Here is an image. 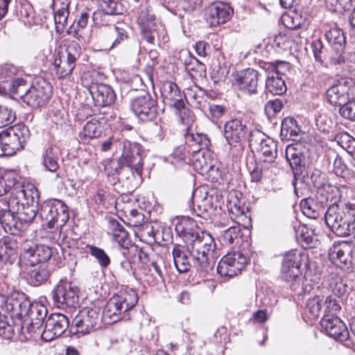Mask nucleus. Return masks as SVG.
<instances>
[{
    "label": "nucleus",
    "mask_w": 355,
    "mask_h": 355,
    "mask_svg": "<svg viewBox=\"0 0 355 355\" xmlns=\"http://www.w3.org/2000/svg\"><path fill=\"white\" fill-rule=\"evenodd\" d=\"M40 193L33 184L15 187L8 200V209H0V224L4 231L17 235L38 214Z\"/></svg>",
    "instance_id": "nucleus-1"
},
{
    "label": "nucleus",
    "mask_w": 355,
    "mask_h": 355,
    "mask_svg": "<svg viewBox=\"0 0 355 355\" xmlns=\"http://www.w3.org/2000/svg\"><path fill=\"white\" fill-rule=\"evenodd\" d=\"M249 146L259 153L258 163L248 164L252 181L258 182L263 175L275 174L277 168V145L272 139L259 130L251 131L248 138Z\"/></svg>",
    "instance_id": "nucleus-2"
},
{
    "label": "nucleus",
    "mask_w": 355,
    "mask_h": 355,
    "mask_svg": "<svg viewBox=\"0 0 355 355\" xmlns=\"http://www.w3.org/2000/svg\"><path fill=\"white\" fill-rule=\"evenodd\" d=\"M123 152L118 160V167L115 171L118 179L128 189L137 188L142 182L143 159L141 146L137 143H132L123 140Z\"/></svg>",
    "instance_id": "nucleus-3"
},
{
    "label": "nucleus",
    "mask_w": 355,
    "mask_h": 355,
    "mask_svg": "<svg viewBox=\"0 0 355 355\" xmlns=\"http://www.w3.org/2000/svg\"><path fill=\"white\" fill-rule=\"evenodd\" d=\"M327 226L337 236H347L355 232V205L333 204L324 214Z\"/></svg>",
    "instance_id": "nucleus-4"
},
{
    "label": "nucleus",
    "mask_w": 355,
    "mask_h": 355,
    "mask_svg": "<svg viewBox=\"0 0 355 355\" xmlns=\"http://www.w3.org/2000/svg\"><path fill=\"white\" fill-rule=\"evenodd\" d=\"M196 239L188 244L193 262V268L200 275H205L211 268L209 256L216 249V243L212 236L206 231L198 232Z\"/></svg>",
    "instance_id": "nucleus-5"
},
{
    "label": "nucleus",
    "mask_w": 355,
    "mask_h": 355,
    "mask_svg": "<svg viewBox=\"0 0 355 355\" xmlns=\"http://www.w3.org/2000/svg\"><path fill=\"white\" fill-rule=\"evenodd\" d=\"M137 302V293L133 289L113 296L107 301L103 311H101L102 321L110 324L125 319V313L134 307Z\"/></svg>",
    "instance_id": "nucleus-6"
},
{
    "label": "nucleus",
    "mask_w": 355,
    "mask_h": 355,
    "mask_svg": "<svg viewBox=\"0 0 355 355\" xmlns=\"http://www.w3.org/2000/svg\"><path fill=\"white\" fill-rule=\"evenodd\" d=\"M185 137L189 147L182 145L175 148L171 155V163L174 165L187 163V156L191 153L196 157V161L202 167L203 164L200 160V156L204 159L205 154L209 153V139L206 135L202 133H189Z\"/></svg>",
    "instance_id": "nucleus-7"
},
{
    "label": "nucleus",
    "mask_w": 355,
    "mask_h": 355,
    "mask_svg": "<svg viewBox=\"0 0 355 355\" xmlns=\"http://www.w3.org/2000/svg\"><path fill=\"white\" fill-rule=\"evenodd\" d=\"M30 136L27 126L18 123L10 126L0 133V157L11 156L24 148Z\"/></svg>",
    "instance_id": "nucleus-8"
},
{
    "label": "nucleus",
    "mask_w": 355,
    "mask_h": 355,
    "mask_svg": "<svg viewBox=\"0 0 355 355\" xmlns=\"http://www.w3.org/2000/svg\"><path fill=\"white\" fill-rule=\"evenodd\" d=\"M38 216L43 225L51 229L62 227L69 218L68 207L57 199L44 201L38 209Z\"/></svg>",
    "instance_id": "nucleus-9"
},
{
    "label": "nucleus",
    "mask_w": 355,
    "mask_h": 355,
    "mask_svg": "<svg viewBox=\"0 0 355 355\" xmlns=\"http://www.w3.org/2000/svg\"><path fill=\"white\" fill-rule=\"evenodd\" d=\"M81 53L82 48L78 42L70 41L64 44V50L58 52L53 62L54 70L58 78H64L71 74Z\"/></svg>",
    "instance_id": "nucleus-10"
},
{
    "label": "nucleus",
    "mask_w": 355,
    "mask_h": 355,
    "mask_svg": "<svg viewBox=\"0 0 355 355\" xmlns=\"http://www.w3.org/2000/svg\"><path fill=\"white\" fill-rule=\"evenodd\" d=\"M101 322V307L96 305L85 307L73 318L70 332L85 335L98 329Z\"/></svg>",
    "instance_id": "nucleus-11"
},
{
    "label": "nucleus",
    "mask_w": 355,
    "mask_h": 355,
    "mask_svg": "<svg viewBox=\"0 0 355 355\" xmlns=\"http://www.w3.org/2000/svg\"><path fill=\"white\" fill-rule=\"evenodd\" d=\"M56 249L44 244H24L20 253L19 261L21 264L34 266L45 263L51 259L56 261Z\"/></svg>",
    "instance_id": "nucleus-12"
},
{
    "label": "nucleus",
    "mask_w": 355,
    "mask_h": 355,
    "mask_svg": "<svg viewBox=\"0 0 355 355\" xmlns=\"http://www.w3.org/2000/svg\"><path fill=\"white\" fill-rule=\"evenodd\" d=\"M330 261L340 268H349L355 262V245L352 241H335L329 249Z\"/></svg>",
    "instance_id": "nucleus-13"
},
{
    "label": "nucleus",
    "mask_w": 355,
    "mask_h": 355,
    "mask_svg": "<svg viewBox=\"0 0 355 355\" xmlns=\"http://www.w3.org/2000/svg\"><path fill=\"white\" fill-rule=\"evenodd\" d=\"M245 123L240 119L227 121L224 125V137L230 149L240 151L249 133Z\"/></svg>",
    "instance_id": "nucleus-14"
},
{
    "label": "nucleus",
    "mask_w": 355,
    "mask_h": 355,
    "mask_svg": "<svg viewBox=\"0 0 355 355\" xmlns=\"http://www.w3.org/2000/svg\"><path fill=\"white\" fill-rule=\"evenodd\" d=\"M52 86L44 79L37 80L21 96L24 103L31 107L37 108L45 105L51 96Z\"/></svg>",
    "instance_id": "nucleus-15"
},
{
    "label": "nucleus",
    "mask_w": 355,
    "mask_h": 355,
    "mask_svg": "<svg viewBox=\"0 0 355 355\" xmlns=\"http://www.w3.org/2000/svg\"><path fill=\"white\" fill-rule=\"evenodd\" d=\"M288 63L286 62H266L263 69L268 71L266 81L267 90L273 95H282L286 91L285 81L279 75L283 74V69L288 68Z\"/></svg>",
    "instance_id": "nucleus-16"
},
{
    "label": "nucleus",
    "mask_w": 355,
    "mask_h": 355,
    "mask_svg": "<svg viewBox=\"0 0 355 355\" xmlns=\"http://www.w3.org/2000/svg\"><path fill=\"white\" fill-rule=\"evenodd\" d=\"M78 288L71 282L60 280L52 291L54 304L58 308L75 306L78 304Z\"/></svg>",
    "instance_id": "nucleus-17"
},
{
    "label": "nucleus",
    "mask_w": 355,
    "mask_h": 355,
    "mask_svg": "<svg viewBox=\"0 0 355 355\" xmlns=\"http://www.w3.org/2000/svg\"><path fill=\"white\" fill-rule=\"evenodd\" d=\"M131 110L144 122L153 121L158 115L157 101L148 93L135 98L131 102Z\"/></svg>",
    "instance_id": "nucleus-18"
},
{
    "label": "nucleus",
    "mask_w": 355,
    "mask_h": 355,
    "mask_svg": "<svg viewBox=\"0 0 355 355\" xmlns=\"http://www.w3.org/2000/svg\"><path fill=\"white\" fill-rule=\"evenodd\" d=\"M248 257L241 252L227 253L219 261L217 272L221 277H233L245 268Z\"/></svg>",
    "instance_id": "nucleus-19"
},
{
    "label": "nucleus",
    "mask_w": 355,
    "mask_h": 355,
    "mask_svg": "<svg viewBox=\"0 0 355 355\" xmlns=\"http://www.w3.org/2000/svg\"><path fill=\"white\" fill-rule=\"evenodd\" d=\"M325 38L331 47L330 56L331 64L337 65L344 63L347 59L345 48V37L342 29L338 27L330 28L325 33Z\"/></svg>",
    "instance_id": "nucleus-20"
},
{
    "label": "nucleus",
    "mask_w": 355,
    "mask_h": 355,
    "mask_svg": "<svg viewBox=\"0 0 355 355\" xmlns=\"http://www.w3.org/2000/svg\"><path fill=\"white\" fill-rule=\"evenodd\" d=\"M233 13V9L229 4L214 2L205 8V18L210 26L216 27L229 21Z\"/></svg>",
    "instance_id": "nucleus-21"
},
{
    "label": "nucleus",
    "mask_w": 355,
    "mask_h": 355,
    "mask_svg": "<svg viewBox=\"0 0 355 355\" xmlns=\"http://www.w3.org/2000/svg\"><path fill=\"white\" fill-rule=\"evenodd\" d=\"M144 40L150 44H155L158 35L157 24L155 14L148 8H141L138 12L137 19Z\"/></svg>",
    "instance_id": "nucleus-22"
},
{
    "label": "nucleus",
    "mask_w": 355,
    "mask_h": 355,
    "mask_svg": "<svg viewBox=\"0 0 355 355\" xmlns=\"http://www.w3.org/2000/svg\"><path fill=\"white\" fill-rule=\"evenodd\" d=\"M69 320L64 314H51L45 322L42 333V338L45 341H51L62 335L69 328Z\"/></svg>",
    "instance_id": "nucleus-23"
},
{
    "label": "nucleus",
    "mask_w": 355,
    "mask_h": 355,
    "mask_svg": "<svg viewBox=\"0 0 355 355\" xmlns=\"http://www.w3.org/2000/svg\"><path fill=\"white\" fill-rule=\"evenodd\" d=\"M259 74L257 71L248 68L239 73L233 81L234 88L243 94L252 95L257 92Z\"/></svg>",
    "instance_id": "nucleus-24"
},
{
    "label": "nucleus",
    "mask_w": 355,
    "mask_h": 355,
    "mask_svg": "<svg viewBox=\"0 0 355 355\" xmlns=\"http://www.w3.org/2000/svg\"><path fill=\"white\" fill-rule=\"evenodd\" d=\"M128 26L118 24L106 28L101 36V42L104 50H111L128 39Z\"/></svg>",
    "instance_id": "nucleus-25"
},
{
    "label": "nucleus",
    "mask_w": 355,
    "mask_h": 355,
    "mask_svg": "<svg viewBox=\"0 0 355 355\" xmlns=\"http://www.w3.org/2000/svg\"><path fill=\"white\" fill-rule=\"evenodd\" d=\"M320 325L326 334L331 338L343 342L349 336V331L343 322L335 315H324Z\"/></svg>",
    "instance_id": "nucleus-26"
},
{
    "label": "nucleus",
    "mask_w": 355,
    "mask_h": 355,
    "mask_svg": "<svg viewBox=\"0 0 355 355\" xmlns=\"http://www.w3.org/2000/svg\"><path fill=\"white\" fill-rule=\"evenodd\" d=\"M300 253L297 250L286 252L282 259V279L286 282L296 280L300 274Z\"/></svg>",
    "instance_id": "nucleus-27"
},
{
    "label": "nucleus",
    "mask_w": 355,
    "mask_h": 355,
    "mask_svg": "<svg viewBox=\"0 0 355 355\" xmlns=\"http://www.w3.org/2000/svg\"><path fill=\"white\" fill-rule=\"evenodd\" d=\"M352 81L340 79L335 82L327 90V98L329 102L336 106H341L349 98Z\"/></svg>",
    "instance_id": "nucleus-28"
},
{
    "label": "nucleus",
    "mask_w": 355,
    "mask_h": 355,
    "mask_svg": "<svg viewBox=\"0 0 355 355\" xmlns=\"http://www.w3.org/2000/svg\"><path fill=\"white\" fill-rule=\"evenodd\" d=\"M161 92L166 104L176 109L180 115H181L182 110L185 112L184 96L175 83L173 82L165 83Z\"/></svg>",
    "instance_id": "nucleus-29"
},
{
    "label": "nucleus",
    "mask_w": 355,
    "mask_h": 355,
    "mask_svg": "<svg viewBox=\"0 0 355 355\" xmlns=\"http://www.w3.org/2000/svg\"><path fill=\"white\" fill-rule=\"evenodd\" d=\"M89 93L95 105L98 107L111 105L116 99V94L112 88L103 83L92 84L89 87Z\"/></svg>",
    "instance_id": "nucleus-30"
},
{
    "label": "nucleus",
    "mask_w": 355,
    "mask_h": 355,
    "mask_svg": "<svg viewBox=\"0 0 355 355\" xmlns=\"http://www.w3.org/2000/svg\"><path fill=\"white\" fill-rule=\"evenodd\" d=\"M172 254L174 264L179 272H187L191 267H193V262L188 245L184 246L175 244L173 247Z\"/></svg>",
    "instance_id": "nucleus-31"
},
{
    "label": "nucleus",
    "mask_w": 355,
    "mask_h": 355,
    "mask_svg": "<svg viewBox=\"0 0 355 355\" xmlns=\"http://www.w3.org/2000/svg\"><path fill=\"white\" fill-rule=\"evenodd\" d=\"M177 234L188 244L196 239L198 232H202L196 223L189 217H183L175 225Z\"/></svg>",
    "instance_id": "nucleus-32"
},
{
    "label": "nucleus",
    "mask_w": 355,
    "mask_h": 355,
    "mask_svg": "<svg viewBox=\"0 0 355 355\" xmlns=\"http://www.w3.org/2000/svg\"><path fill=\"white\" fill-rule=\"evenodd\" d=\"M242 193L232 190L230 191L227 197V208L230 215L238 220H243L247 218L245 210L246 207L244 202L240 198Z\"/></svg>",
    "instance_id": "nucleus-33"
},
{
    "label": "nucleus",
    "mask_w": 355,
    "mask_h": 355,
    "mask_svg": "<svg viewBox=\"0 0 355 355\" xmlns=\"http://www.w3.org/2000/svg\"><path fill=\"white\" fill-rule=\"evenodd\" d=\"M17 242L13 237L0 239V265L12 264L17 258Z\"/></svg>",
    "instance_id": "nucleus-34"
},
{
    "label": "nucleus",
    "mask_w": 355,
    "mask_h": 355,
    "mask_svg": "<svg viewBox=\"0 0 355 355\" xmlns=\"http://www.w3.org/2000/svg\"><path fill=\"white\" fill-rule=\"evenodd\" d=\"M28 313L31 320L28 329L31 332H35L42 328L48 310L44 304L35 302L30 304Z\"/></svg>",
    "instance_id": "nucleus-35"
},
{
    "label": "nucleus",
    "mask_w": 355,
    "mask_h": 355,
    "mask_svg": "<svg viewBox=\"0 0 355 355\" xmlns=\"http://www.w3.org/2000/svg\"><path fill=\"white\" fill-rule=\"evenodd\" d=\"M296 238L304 248H313L319 244L315 230L306 225H300L295 229Z\"/></svg>",
    "instance_id": "nucleus-36"
},
{
    "label": "nucleus",
    "mask_w": 355,
    "mask_h": 355,
    "mask_svg": "<svg viewBox=\"0 0 355 355\" xmlns=\"http://www.w3.org/2000/svg\"><path fill=\"white\" fill-rule=\"evenodd\" d=\"M300 132V128L293 117H286L282 121L280 131L282 140L299 141Z\"/></svg>",
    "instance_id": "nucleus-37"
},
{
    "label": "nucleus",
    "mask_w": 355,
    "mask_h": 355,
    "mask_svg": "<svg viewBox=\"0 0 355 355\" xmlns=\"http://www.w3.org/2000/svg\"><path fill=\"white\" fill-rule=\"evenodd\" d=\"M243 220H238L225 230H221V233L218 235L219 241L223 245H229L239 243L241 236L240 223Z\"/></svg>",
    "instance_id": "nucleus-38"
},
{
    "label": "nucleus",
    "mask_w": 355,
    "mask_h": 355,
    "mask_svg": "<svg viewBox=\"0 0 355 355\" xmlns=\"http://www.w3.org/2000/svg\"><path fill=\"white\" fill-rule=\"evenodd\" d=\"M107 232L119 245L121 243H128V233L116 219L110 218L107 220Z\"/></svg>",
    "instance_id": "nucleus-39"
},
{
    "label": "nucleus",
    "mask_w": 355,
    "mask_h": 355,
    "mask_svg": "<svg viewBox=\"0 0 355 355\" xmlns=\"http://www.w3.org/2000/svg\"><path fill=\"white\" fill-rule=\"evenodd\" d=\"M121 248V254L125 259L136 265L142 261L146 254L137 245L131 243L128 239V243H121L119 245Z\"/></svg>",
    "instance_id": "nucleus-40"
},
{
    "label": "nucleus",
    "mask_w": 355,
    "mask_h": 355,
    "mask_svg": "<svg viewBox=\"0 0 355 355\" xmlns=\"http://www.w3.org/2000/svg\"><path fill=\"white\" fill-rule=\"evenodd\" d=\"M325 157H327L329 163L333 161L332 171L337 176L345 178L349 174L347 165L336 151L329 149L326 151Z\"/></svg>",
    "instance_id": "nucleus-41"
},
{
    "label": "nucleus",
    "mask_w": 355,
    "mask_h": 355,
    "mask_svg": "<svg viewBox=\"0 0 355 355\" xmlns=\"http://www.w3.org/2000/svg\"><path fill=\"white\" fill-rule=\"evenodd\" d=\"M59 149L57 147L49 146L43 155V165L45 168L52 173L56 172L59 168Z\"/></svg>",
    "instance_id": "nucleus-42"
},
{
    "label": "nucleus",
    "mask_w": 355,
    "mask_h": 355,
    "mask_svg": "<svg viewBox=\"0 0 355 355\" xmlns=\"http://www.w3.org/2000/svg\"><path fill=\"white\" fill-rule=\"evenodd\" d=\"M327 289L338 297L347 295L350 291L347 283L337 275H334L328 279Z\"/></svg>",
    "instance_id": "nucleus-43"
},
{
    "label": "nucleus",
    "mask_w": 355,
    "mask_h": 355,
    "mask_svg": "<svg viewBox=\"0 0 355 355\" xmlns=\"http://www.w3.org/2000/svg\"><path fill=\"white\" fill-rule=\"evenodd\" d=\"M50 276L46 266H40L28 272L27 281L33 286H38L45 283Z\"/></svg>",
    "instance_id": "nucleus-44"
},
{
    "label": "nucleus",
    "mask_w": 355,
    "mask_h": 355,
    "mask_svg": "<svg viewBox=\"0 0 355 355\" xmlns=\"http://www.w3.org/2000/svg\"><path fill=\"white\" fill-rule=\"evenodd\" d=\"M101 135L99 123L96 121H87L79 133L80 139L87 142L89 139L98 137Z\"/></svg>",
    "instance_id": "nucleus-45"
},
{
    "label": "nucleus",
    "mask_w": 355,
    "mask_h": 355,
    "mask_svg": "<svg viewBox=\"0 0 355 355\" xmlns=\"http://www.w3.org/2000/svg\"><path fill=\"white\" fill-rule=\"evenodd\" d=\"M199 198L200 201H198L196 208L193 201H191L189 207L196 216L203 217V214H207L212 208L211 196H209L207 192H205Z\"/></svg>",
    "instance_id": "nucleus-46"
},
{
    "label": "nucleus",
    "mask_w": 355,
    "mask_h": 355,
    "mask_svg": "<svg viewBox=\"0 0 355 355\" xmlns=\"http://www.w3.org/2000/svg\"><path fill=\"white\" fill-rule=\"evenodd\" d=\"M68 3H62L61 7L55 10L54 20L55 24V31L58 33L64 32L69 17Z\"/></svg>",
    "instance_id": "nucleus-47"
},
{
    "label": "nucleus",
    "mask_w": 355,
    "mask_h": 355,
    "mask_svg": "<svg viewBox=\"0 0 355 355\" xmlns=\"http://www.w3.org/2000/svg\"><path fill=\"white\" fill-rule=\"evenodd\" d=\"M89 254L96 259L98 263L102 268H106L110 264V258L105 251L93 245H87Z\"/></svg>",
    "instance_id": "nucleus-48"
},
{
    "label": "nucleus",
    "mask_w": 355,
    "mask_h": 355,
    "mask_svg": "<svg viewBox=\"0 0 355 355\" xmlns=\"http://www.w3.org/2000/svg\"><path fill=\"white\" fill-rule=\"evenodd\" d=\"M229 73V67L224 62V59H218L211 65V75L214 81H222L225 79Z\"/></svg>",
    "instance_id": "nucleus-49"
},
{
    "label": "nucleus",
    "mask_w": 355,
    "mask_h": 355,
    "mask_svg": "<svg viewBox=\"0 0 355 355\" xmlns=\"http://www.w3.org/2000/svg\"><path fill=\"white\" fill-rule=\"evenodd\" d=\"M300 207L302 213L309 218L316 219L320 216L319 210L313 199L302 200Z\"/></svg>",
    "instance_id": "nucleus-50"
},
{
    "label": "nucleus",
    "mask_w": 355,
    "mask_h": 355,
    "mask_svg": "<svg viewBox=\"0 0 355 355\" xmlns=\"http://www.w3.org/2000/svg\"><path fill=\"white\" fill-rule=\"evenodd\" d=\"M326 7L332 12H343L352 7V0H324Z\"/></svg>",
    "instance_id": "nucleus-51"
},
{
    "label": "nucleus",
    "mask_w": 355,
    "mask_h": 355,
    "mask_svg": "<svg viewBox=\"0 0 355 355\" xmlns=\"http://www.w3.org/2000/svg\"><path fill=\"white\" fill-rule=\"evenodd\" d=\"M306 306L312 317L317 318L323 309L322 299L319 295H315L307 300Z\"/></svg>",
    "instance_id": "nucleus-52"
},
{
    "label": "nucleus",
    "mask_w": 355,
    "mask_h": 355,
    "mask_svg": "<svg viewBox=\"0 0 355 355\" xmlns=\"http://www.w3.org/2000/svg\"><path fill=\"white\" fill-rule=\"evenodd\" d=\"M322 308L324 315H334L340 309V306L335 297L329 295L322 303Z\"/></svg>",
    "instance_id": "nucleus-53"
},
{
    "label": "nucleus",
    "mask_w": 355,
    "mask_h": 355,
    "mask_svg": "<svg viewBox=\"0 0 355 355\" xmlns=\"http://www.w3.org/2000/svg\"><path fill=\"white\" fill-rule=\"evenodd\" d=\"M339 113L347 119L355 121V99L348 98L347 101L340 107Z\"/></svg>",
    "instance_id": "nucleus-54"
},
{
    "label": "nucleus",
    "mask_w": 355,
    "mask_h": 355,
    "mask_svg": "<svg viewBox=\"0 0 355 355\" xmlns=\"http://www.w3.org/2000/svg\"><path fill=\"white\" fill-rule=\"evenodd\" d=\"M15 119V114L7 106L0 105V128L11 124Z\"/></svg>",
    "instance_id": "nucleus-55"
},
{
    "label": "nucleus",
    "mask_w": 355,
    "mask_h": 355,
    "mask_svg": "<svg viewBox=\"0 0 355 355\" xmlns=\"http://www.w3.org/2000/svg\"><path fill=\"white\" fill-rule=\"evenodd\" d=\"M180 58H181V60H182V62L185 66L186 70L191 69V68H189V67H191V65L198 64V68L200 71H205V65L201 62H200L198 59H196L195 57L192 56L191 55L190 52H189V51L182 52Z\"/></svg>",
    "instance_id": "nucleus-56"
},
{
    "label": "nucleus",
    "mask_w": 355,
    "mask_h": 355,
    "mask_svg": "<svg viewBox=\"0 0 355 355\" xmlns=\"http://www.w3.org/2000/svg\"><path fill=\"white\" fill-rule=\"evenodd\" d=\"M286 157L291 167L297 169L301 166L302 158L297 150L293 147H288L286 150Z\"/></svg>",
    "instance_id": "nucleus-57"
},
{
    "label": "nucleus",
    "mask_w": 355,
    "mask_h": 355,
    "mask_svg": "<svg viewBox=\"0 0 355 355\" xmlns=\"http://www.w3.org/2000/svg\"><path fill=\"white\" fill-rule=\"evenodd\" d=\"M21 187L20 185H16L14 179H11L10 176L5 175L0 178V196H3L8 191H11V196H12V190L15 187Z\"/></svg>",
    "instance_id": "nucleus-58"
},
{
    "label": "nucleus",
    "mask_w": 355,
    "mask_h": 355,
    "mask_svg": "<svg viewBox=\"0 0 355 355\" xmlns=\"http://www.w3.org/2000/svg\"><path fill=\"white\" fill-rule=\"evenodd\" d=\"M230 217L231 218L229 219L225 214L224 216H220V218L214 223V227L218 235L221 233V230L226 229L238 220L237 218L232 217V215H230Z\"/></svg>",
    "instance_id": "nucleus-59"
},
{
    "label": "nucleus",
    "mask_w": 355,
    "mask_h": 355,
    "mask_svg": "<svg viewBox=\"0 0 355 355\" xmlns=\"http://www.w3.org/2000/svg\"><path fill=\"white\" fill-rule=\"evenodd\" d=\"M283 103L279 98L268 101L265 105V110L268 116H273L281 111Z\"/></svg>",
    "instance_id": "nucleus-60"
},
{
    "label": "nucleus",
    "mask_w": 355,
    "mask_h": 355,
    "mask_svg": "<svg viewBox=\"0 0 355 355\" xmlns=\"http://www.w3.org/2000/svg\"><path fill=\"white\" fill-rule=\"evenodd\" d=\"M26 81L21 78H18L12 81V92L17 94L21 98L26 91Z\"/></svg>",
    "instance_id": "nucleus-61"
},
{
    "label": "nucleus",
    "mask_w": 355,
    "mask_h": 355,
    "mask_svg": "<svg viewBox=\"0 0 355 355\" xmlns=\"http://www.w3.org/2000/svg\"><path fill=\"white\" fill-rule=\"evenodd\" d=\"M19 68L12 64H5L0 67V75L1 78L12 77L17 73Z\"/></svg>",
    "instance_id": "nucleus-62"
},
{
    "label": "nucleus",
    "mask_w": 355,
    "mask_h": 355,
    "mask_svg": "<svg viewBox=\"0 0 355 355\" xmlns=\"http://www.w3.org/2000/svg\"><path fill=\"white\" fill-rule=\"evenodd\" d=\"M226 111V108L223 105H216V104H210L209 105V114L214 119H220L222 117Z\"/></svg>",
    "instance_id": "nucleus-63"
},
{
    "label": "nucleus",
    "mask_w": 355,
    "mask_h": 355,
    "mask_svg": "<svg viewBox=\"0 0 355 355\" xmlns=\"http://www.w3.org/2000/svg\"><path fill=\"white\" fill-rule=\"evenodd\" d=\"M350 329L351 332H349L348 338L342 343H344V345L347 347L352 348L355 350V322L351 324Z\"/></svg>",
    "instance_id": "nucleus-64"
}]
</instances>
